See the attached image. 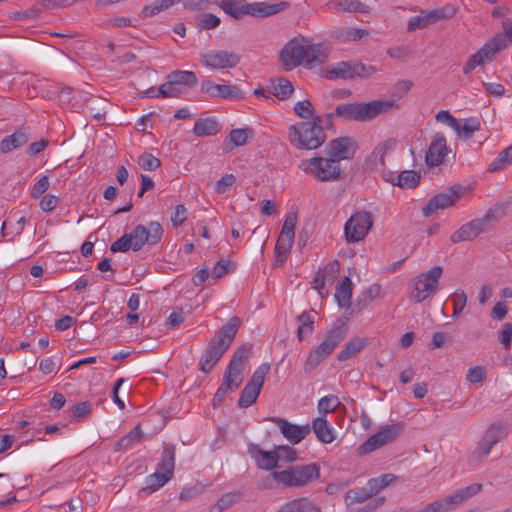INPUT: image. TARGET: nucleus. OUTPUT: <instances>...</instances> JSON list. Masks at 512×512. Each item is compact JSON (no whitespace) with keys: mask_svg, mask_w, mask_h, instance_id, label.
Here are the masks:
<instances>
[{"mask_svg":"<svg viewBox=\"0 0 512 512\" xmlns=\"http://www.w3.org/2000/svg\"><path fill=\"white\" fill-rule=\"evenodd\" d=\"M403 431L404 424L402 422L382 426L375 434L370 436L358 447V453L360 455L371 453L396 440L402 435Z\"/></svg>","mask_w":512,"mask_h":512,"instance_id":"11","label":"nucleus"},{"mask_svg":"<svg viewBox=\"0 0 512 512\" xmlns=\"http://www.w3.org/2000/svg\"><path fill=\"white\" fill-rule=\"evenodd\" d=\"M492 447V444H489L485 440L481 439L477 447L473 451L470 461L472 463H478L483 461L489 455Z\"/></svg>","mask_w":512,"mask_h":512,"instance_id":"55","label":"nucleus"},{"mask_svg":"<svg viewBox=\"0 0 512 512\" xmlns=\"http://www.w3.org/2000/svg\"><path fill=\"white\" fill-rule=\"evenodd\" d=\"M167 79L180 88H192L197 84V76L193 71L176 70L168 74Z\"/></svg>","mask_w":512,"mask_h":512,"instance_id":"33","label":"nucleus"},{"mask_svg":"<svg viewBox=\"0 0 512 512\" xmlns=\"http://www.w3.org/2000/svg\"><path fill=\"white\" fill-rule=\"evenodd\" d=\"M243 371V368L228 365L222 381L225 388H229L232 392L238 389L243 382Z\"/></svg>","mask_w":512,"mask_h":512,"instance_id":"34","label":"nucleus"},{"mask_svg":"<svg viewBox=\"0 0 512 512\" xmlns=\"http://www.w3.org/2000/svg\"><path fill=\"white\" fill-rule=\"evenodd\" d=\"M175 468V446L172 444H164L161 460L156 470H160L167 476L173 477Z\"/></svg>","mask_w":512,"mask_h":512,"instance_id":"28","label":"nucleus"},{"mask_svg":"<svg viewBox=\"0 0 512 512\" xmlns=\"http://www.w3.org/2000/svg\"><path fill=\"white\" fill-rule=\"evenodd\" d=\"M431 19L428 12H422L420 15L414 16L409 19L407 29L409 32L416 31L417 29H423L431 25Z\"/></svg>","mask_w":512,"mask_h":512,"instance_id":"54","label":"nucleus"},{"mask_svg":"<svg viewBox=\"0 0 512 512\" xmlns=\"http://www.w3.org/2000/svg\"><path fill=\"white\" fill-rule=\"evenodd\" d=\"M312 429L317 439L322 443L328 444L333 442L335 439L333 429L329 425L328 421L323 417H317L313 420Z\"/></svg>","mask_w":512,"mask_h":512,"instance_id":"30","label":"nucleus"},{"mask_svg":"<svg viewBox=\"0 0 512 512\" xmlns=\"http://www.w3.org/2000/svg\"><path fill=\"white\" fill-rule=\"evenodd\" d=\"M368 344V339L363 337L351 338L338 353L337 360L340 362L346 361L355 357L360 353Z\"/></svg>","mask_w":512,"mask_h":512,"instance_id":"27","label":"nucleus"},{"mask_svg":"<svg viewBox=\"0 0 512 512\" xmlns=\"http://www.w3.org/2000/svg\"><path fill=\"white\" fill-rule=\"evenodd\" d=\"M512 162V145L501 151L497 158H495L489 165V172H496L501 170L506 165Z\"/></svg>","mask_w":512,"mask_h":512,"instance_id":"47","label":"nucleus"},{"mask_svg":"<svg viewBox=\"0 0 512 512\" xmlns=\"http://www.w3.org/2000/svg\"><path fill=\"white\" fill-rule=\"evenodd\" d=\"M241 323L239 317H231L228 322L220 328L219 333L210 339L200 358L199 365L201 371L208 373L212 370L232 344Z\"/></svg>","mask_w":512,"mask_h":512,"instance_id":"2","label":"nucleus"},{"mask_svg":"<svg viewBox=\"0 0 512 512\" xmlns=\"http://www.w3.org/2000/svg\"><path fill=\"white\" fill-rule=\"evenodd\" d=\"M326 58V50L321 44L303 45L296 38L289 41L280 51V61L286 71L300 65L312 67L323 63Z\"/></svg>","mask_w":512,"mask_h":512,"instance_id":"1","label":"nucleus"},{"mask_svg":"<svg viewBox=\"0 0 512 512\" xmlns=\"http://www.w3.org/2000/svg\"><path fill=\"white\" fill-rule=\"evenodd\" d=\"M204 490H205L204 486L199 483H195L193 485H188L181 490V492L179 494V499L181 501L192 500V499L200 496L201 494H203Z\"/></svg>","mask_w":512,"mask_h":512,"instance_id":"56","label":"nucleus"},{"mask_svg":"<svg viewBox=\"0 0 512 512\" xmlns=\"http://www.w3.org/2000/svg\"><path fill=\"white\" fill-rule=\"evenodd\" d=\"M499 53L494 42L490 39L476 53L469 56L463 67V73L465 75L470 74L476 67L483 65L485 62L493 61Z\"/></svg>","mask_w":512,"mask_h":512,"instance_id":"21","label":"nucleus"},{"mask_svg":"<svg viewBox=\"0 0 512 512\" xmlns=\"http://www.w3.org/2000/svg\"><path fill=\"white\" fill-rule=\"evenodd\" d=\"M170 479V476H167L160 470H156L153 474L146 478V486L142 488L141 492H147L148 494L152 493L163 487Z\"/></svg>","mask_w":512,"mask_h":512,"instance_id":"37","label":"nucleus"},{"mask_svg":"<svg viewBox=\"0 0 512 512\" xmlns=\"http://www.w3.org/2000/svg\"><path fill=\"white\" fill-rule=\"evenodd\" d=\"M398 107L395 100H373L368 103H345L336 106L335 115L346 121L368 122Z\"/></svg>","mask_w":512,"mask_h":512,"instance_id":"3","label":"nucleus"},{"mask_svg":"<svg viewBox=\"0 0 512 512\" xmlns=\"http://www.w3.org/2000/svg\"><path fill=\"white\" fill-rule=\"evenodd\" d=\"M272 87V94L281 100L289 98L294 91L292 83L285 78H278L273 80Z\"/></svg>","mask_w":512,"mask_h":512,"instance_id":"44","label":"nucleus"},{"mask_svg":"<svg viewBox=\"0 0 512 512\" xmlns=\"http://www.w3.org/2000/svg\"><path fill=\"white\" fill-rule=\"evenodd\" d=\"M289 6V2L286 1L267 4L265 2L247 3L246 0H222L220 3L221 9L235 19H241L245 15L260 18L269 17Z\"/></svg>","mask_w":512,"mask_h":512,"instance_id":"5","label":"nucleus"},{"mask_svg":"<svg viewBox=\"0 0 512 512\" xmlns=\"http://www.w3.org/2000/svg\"><path fill=\"white\" fill-rule=\"evenodd\" d=\"M299 327L297 337L301 341L305 336L311 335L314 331V319L310 312L304 311L298 317Z\"/></svg>","mask_w":512,"mask_h":512,"instance_id":"40","label":"nucleus"},{"mask_svg":"<svg viewBox=\"0 0 512 512\" xmlns=\"http://www.w3.org/2000/svg\"><path fill=\"white\" fill-rule=\"evenodd\" d=\"M376 72L372 65L361 62L341 61L329 67L326 71L329 79H354L356 77L367 78Z\"/></svg>","mask_w":512,"mask_h":512,"instance_id":"12","label":"nucleus"},{"mask_svg":"<svg viewBox=\"0 0 512 512\" xmlns=\"http://www.w3.org/2000/svg\"><path fill=\"white\" fill-rule=\"evenodd\" d=\"M143 432L140 426L134 427L127 435L123 436L116 443V450H127L133 444L142 440Z\"/></svg>","mask_w":512,"mask_h":512,"instance_id":"43","label":"nucleus"},{"mask_svg":"<svg viewBox=\"0 0 512 512\" xmlns=\"http://www.w3.org/2000/svg\"><path fill=\"white\" fill-rule=\"evenodd\" d=\"M201 91L211 97L223 99H241L243 92L236 85L215 84L211 80H204L201 83Z\"/></svg>","mask_w":512,"mask_h":512,"instance_id":"23","label":"nucleus"},{"mask_svg":"<svg viewBox=\"0 0 512 512\" xmlns=\"http://www.w3.org/2000/svg\"><path fill=\"white\" fill-rule=\"evenodd\" d=\"M373 225L372 215L367 211L353 214L345 223L344 233L348 243L359 242L367 235Z\"/></svg>","mask_w":512,"mask_h":512,"instance_id":"14","label":"nucleus"},{"mask_svg":"<svg viewBox=\"0 0 512 512\" xmlns=\"http://www.w3.org/2000/svg\"><path fill=\"white\" fill-rule=\"evenodd\" d=\"M133 241L131 235H128V233L124 234L122 237H120L118 240L113 242L110 246V251L113 253L116 252H127L130 249L133 250Z\"/></svg>","mask_w":512,"mask_h":512,"instance_id":"57","label":"nucleus"},{"mask_svg":"<svg viewBox=\"0 0 512 512\" xmlns=\"http://www.w3.org/2000/svg\"><path fill=\"white\" fill-rule=\"evenodd\" d=\"M289 137L291 144L297 148L308 150L317 149L326 140L322 118L313 117V120L303 121L299 125L290 126Z\"/></svg>","mask_w":512,"mask_h":512,"instance_id":"6","label":"nucleus"},{"mask_svg":"<svg viewBox=\"0 0 512 512\" xmlns=\"http://www.w3.org/2000/svg\"><path fill=\"white\" fill-rule=\"evenodd\" d=\"M368 35V31L365 29H358V28H341L336 31H334L335 38L342 40V41H349V40H360L363 37Z\"/></svg>","mask_w":512,"mask_h":512,"instance_id":"46","label":"nucleus"},{"mask_svg":"<svg viewBox=\"0 0 512 512\" xmlns=\"http://www.w3.org/2000/svg\"><path fill=\"white\" fill-rule=\"evenodd\" d=\"M30 139V133L28 128H20L13 134L4 137L0 141V152L9 153L15 149H18L28 143Z\"/></svg>","mask_w":512,"mask_h":512,"instance_id":"26","label":"nucleus"},{"mask_svg":"<svg viewBox=\"0 0 512 512\" xmlns=\"http://www.w3.org/2000/svg\"><path fill=\"white\" fill-rule=\"evenodd\" d=\"M506 428L499 423L492 424L483 435L482 439L492 444H497L502 437L505 436Z\"/></svg>","mask_w":512,"mask_h":512,"instance_id":"48","label":"nucleus"},{"mask_svg":"<svg viewBox=\"0 0 512 512\" xmlns=\"http://www.w3.org/2000/svg\"><path fill=\"white\" fill-rule=\"evenodd\" d=\"M179 2H182L184 8L190 11L206 10L210 6L209 0H155L152 4L146 5L141 14L143 17H152Z\"/></svg>","mask_w":512,"mask_h":512,"instance_id":"17","label":"nucleus"},{"mask_svg":"<svg viewBox=\"0 0 512 512\" xmlns=\"http://www.w3.org/2000/svg\"><path fill=\"white\" fill-rule=\"evenodd\" d=\"M396 479L397 476L394 474H383L379 477L369 479L367 482V487L371 493H373V495H376L382 489L393 483Z\"/></svg>","mask_w":512,"mask_h":512,"instance_id":"45","label":"nucleus"},{"mask_svg":"<svg viewBox=\"0 0 512 512\" xmlns=\"http://www.w3.org/2000/svg\"><path fill=\"white\" fill-rule=\"evenodd\" d=\"M339 405L340 402L337 396L328 395L319 400L318 411L321 415L325 416L328 413L334 412Z\"/></svg>","mask_w":512,"mask_h":512,"instance_id":"51","label":"nucleus"},{"mask_svg":"<svg viewBox=\"0 0 512 512\" xmlns=\"http://www.w3.org/2000/svg\"><path fill=\"white\" fill-rule=\"evenodd\" d=\"M294 112L297 116L303 119L313 120V117H320L315 115L313 106L309 100L299 101L294 105Z\"/></svg>","mask_w":512,"mask_h":512,"instance_id":"53","label":"nucleus"},{"mask_svg":"<svg viewBox=\"0 0 512 512\" xmlns=\"http://www.w3.org/2000/svg\"><path fill=\"white\" fill-rule=\"evenodd\" d=\"M294 239H290L287 237H281L279 236L276 242L275 246V253H276V261L279 263H283L288 253L290 252V249L292 247Z\"/></svg>","mask_w":512,"mask_h":512,"instance_id":"49","label":"nucleus"},{"mask_svg":"<svg viewBox=\"0 0 512 512\" xmlns=\"http://www.w3.org/2000/svg\"><path fill=\"white\" fill-rule=\"evenodd\" d=\"M325 154L329 158H333L339 164L341 160L352 158L354 152L352 150V142L348 137H340L331 140L325 147Z\"/></svg>","mask_w":512,"mask_h":512,"instance_id":"24","label":"nucleus"},{"mask_svg":"<svg viewBox=\"0 0 512 512\" xmlns=\"http://www.w3.org/2000/svg\"><path fill=\"white\" fill-rule=\"evenodd\" d=\"M163 228L157 221H151L148 226L142 224L137 225L131 233L133 241V251H139L145 244L155 245L159 243L163 236Z\"/></svg>","mask_w":512,"mask_h":512,"instance_id":"16","label":"nucleus"},{"mask_svg":"<svg viewBox=\"0 0 512 512\" xmlns=\"http://www.w3.org/2000/svg\"><path fill=\"white\" fill-rule=\"evenodd\" d=\"M420 179V174L415 170H405L397 176L396 181L392 180L391 183L402 189H413L419 185Z\"/></svg>","mask_w":512,"mask_h":512,"instance_id":"35","label":"nucleus"},{"mask_svg":"<svg viewBox=\"0 0 512 512\" xmlns=\"http://www.w3.org/2000/svg\"><path fill=\"white\" fill-rule=\"evenodd\" d=\"M276 454L278 455V462L284 460L286 462H294L298 459V453L296 449L288 445L275 446Z\"/></svg>","mask_w":512,"mask_h":512,"instance_id":"59","label":"nucleus"},{"mask_svg":"<svg viewBox=\"0 0 512 512\" xmlns=\"http://www.w3.org/2000/svg\"><path fill=\"white\" fill-rule=\"evenodd\" d=\"M240 62V56L225 50H211L201 55V63L211 69L234 68Z\"/></svg>","mask_w":512,"mask_h":512,"instance_id":"19","label":"nucleus"},{"mask_svg":"<svg viewBox=\"0 0 512 512\" xmlns=\"http://www.w3.org/2000/svg\"><path fill=\"white\" fill-rule=\"evenodd\" d=\"M502 29L501 32L491 38L499 52H502L512 44V19H504L502 21Z\"/></svg>","mask_w":512,"mask_h":512,"instance_id":"31","label":"nucleus"},{"mask_svg":"<svg viewBox=\"0 0 512 512\" xmlns=\"http://www.w3.org/2000/svg\"><path fill=\"white\" fill-rule=\"evenodd\" d=\"M329 7L333 10H343L346 12H368V7L358 0H334L330 2Z\"/></svg>","mask_w":512,"mask_h":512,"instance_id":"36","label":"nucleus"},{"mask_svg":"<svg viewBox=\"0 0 512 512\" xmlns=\"http://www.w3.org/2000/svg\"><path fill=\"white\" fill-rule=\"evenodd\" d=\"M373 493L368 489L367 484L362 489H351L345 494V504L350 507L356 503H363L371 498Z\"/></svg>","mask_w":512,"mask_h":512,"instance_id":"42","label":"nucleus"},{"mask_svg":"<svg viewBox=\"0 0 512 512\" xmlns=\"http://www.w3.org/2000/svg\"><path fill=\"white\" fill-rule=\"evenodd\" d=\"M443 273L441 266H434L426 273H422L411 280L413 290L410 299L414 303H421L437 292L439 279Z\"/></svg>","mask_w":512,"mask_h":512,"instance_id":"10","label":"nucleus"},{"mask_svg":"<svg viewBox=\"0 0 512 512\" xmlns=\"http://www.w3.org/2000/svg\"><path fill=\"white\" fill-rule=\"evenodd\" d=\"M482 484L473 483L457 489L453 494L430 503L433 512H449L465 500L477 495L482 490Z\"/></svg>","mask_w":512,"mask_h":512,"instance_id":"15","label":"nucleus"},{"mask_svg":"<svg viewBox=\"0 0 512 512\" xmlns=\"http://www.w3.org/2000/svg\"><path fill=\"white\" fill-rule=\"evenodd\" d=\"M448 151L446 137L441 132L436 133L425 155L426 165L430 168L439 166Z\"/></svg>","mask_w":512,"mask_h":512,"instance_id":"22","label":"nucleus"},{"mask_svg":"<svg viewBox=\"0 0 512 512\" xmlns=\"http://www.w3.org/2000/svg\"><path fill=\"white\" fill-rule=\"evenodd\" d=\"M219 131L220 125L213 118H199L193 127V133L198 137L213 136Z\"/></svg>","mask_w":512,"mask_h":512,"instance_id":"32","label":"nucleus"},{"mask_svg":"<svg viewBox=\"0 0 512 512\" xmlns=\"http://www.w3.org/2000/svg\"><path fill=\"white\" fill-rule=\"evenodd\" d=\"M271 421L277 425L280 429L282 435L292 444H298L303 439L306 438L308 434L311 432V426L309 424L306 425H296L290 423L288 420L279 417L271 418Z\"/></svg>","mask_w":512,"mask_h":512,"instance_id":"20","label":"nucleus"},{"mask_svg":"<svg viewBox=\"0 0 512 512\" xmlns=\"http://www.w3.org/2000/svg\"><path fill=\"white\" fill-rule=\"evenodd\" d=\"M462 187L459 185L452 186L444 192L432 197L428 203L422 208L424 217H430L438 210H443L453 206L460 198Z\"/></svg>","mask_w":512,"mask_h":512,"instance_id":"18","label":"nucleus"},{"mask_svg":"<svg viewBox=\"0 0 512 512\" xmlns=\"http://www.w3.org/2000/svg\"><path fill=\"white\" fill-rule=\"evenodd\" d=\"M273 476L283 488L303 487L320 477V466L317 463L295 465L282 471H273Z\"/></svg>","mask_w":512,"mask_h":512,"instance_id":"7","label":"nucleus"},{"mask_svg":"<svg viewBox=\"0 0 512 512\" xmlns=\"http://www.w3.org/2000/svg\"><path fill=\"white\" fill-rule=\"evenodd\" d=\"M507 208V203L494 205L487 210L482 218L474 219L462 225L451 235L450 240L453 243H459L475 239L481 233L489 231L496 222L502 219L506 214Z\"/></svg>","mask_w":512,"mask_h":512,"instance_id":"4","label":"nucleus"},{"mask_svg":"<svg viewBox=\"0 0 512 512\" xmlns=\"http://www.w3.org/2000/svg\"><path fill=\"white\" fill-rule=\"evenodd\" d=\"M480 128V121L475 117H471L466 119L463 124H461L460 121L458 120V127L457 129L453 130L458 134L459 137L470 139L473 133L479 131Z\"/></svg>","mask_w":512,"mask_h":512,"instance_id":"41","label":"nucleus"},{"mask_svg":"<svg viewBox=\"0 0 512 512\" xmlns=\"http://www.w3.org/2000/svg\"><path fill=\"white\" fill-rule=\"evenodd\" d=\"M428 13L433 24L438 20L452 18L455 15L456 10L454 7L448 5L439 9L431 10Z\"/></svg>","mask_w":512,"mask_h":512,"instance_id":"62","label":"nucleus"},{"mask_svg":"<svg viewBox=\"0 0 512 512\" xmlns=\"http://www.w3.org/2000/svg\"><path fill=\"white\" fill-rule=\"evenodd\" d=\"M41 13L42 9H40L38 2H36V4H34L25 11L13 12L10 17L15 20L37 19L40 17Z\"/></svg>","mask_w":512,"mask_h":512,"instance_id":"58","label":"nucleus"},{"mask_svg":"<svg viewBox=\"0 0 512 512\" xmlns=\"http://www.w3.org/2000/svg\"><path fill=\"white\" fill-rule=\"evenodd\" d=\"M252 346L249 344H243L238 347L232 355V358L228 365L239 367L244 369V359L248 358L251 353Z\"/></svg>","mask_w":512,"mask_h":512,"instance_id":"50","label":"nucleus"},{"mask_svg":"<svg viewBox=\"0 0 512 512\" xmlns=\"http://www.w3.org/2000/svg\"><path fill=\"white\" fill-rule=\"evenodd\" d=\"M300 168L319 182H335L342 178L343 169L333 158L313 157L303 160Z\"/></svg>","mask_w":512,"mask_h":512,"instance_id":"8","label":"nucleus"},{"mask_svg":"<svg viewBox=\"0 0 512 512\" xmlns=\"http://www.w3.org/2000/svg\"><path fill=\"white\" fill-rule=\"evenodd\" d=\"M296 512H321V508L307 498L293 499Z\"/></svg>","mask_w":512,"mask_h":512,"instance_id":"64","label":"nucleus"},{"mask_svg":"<svg viewBox=\"0 0 512 512\" xmlns=\"http://www.w3.org/2000/svg\"><path fill=\"white\" fill-rule=\"evenodd\" d=\"M346 336L347 328L343 322L330 329L327 332L326 338L310 351L305 362V371H313L322 360L333 352V350L345 339Z\"/></svg>","mask_w":512,"mask_h":512,"instance_id":"9","label":"nucleus"},{"mask_svg":"<svg viewBox=\"0 0 512 512\" xmlns=\"http://www.w3.org/2000/svg\"><path fill=\"white\" fill-rule=\"evenodd\" d=\"M270 364L262 363L252 374L250 380L245 385L240 393L238 406L241 408H248L254 404L263 387L265 378L270 371Z\"/></svg>","mask_w":512,"mask_h":512,"instance_id":"13","label":"nucleus"},{"mask_svg":"<svg viewBox=\"0 0 512 512\" xmlns=\"http://www.w3.org/2000/svg\"><path fill=\"white\" fill-rule=\"evenodd\" d=\"M248 452L255 460L259 469L273 470L278 465V455L276 454V450L265 451L256 444H250L248 447Z\"/></svg>","mask_w":512,"mask_h":512,"instance_id":"25","label":"nucleus"},{"mask_svg":"<svg viewBox=\"0 0 512 512\" xmlns=\"http://www.w3.org/2000/svg\"><path fill=\"white\" fill-rule=\"evenodd\" d=\"M183 93V89L178 87L175 83H171V79L162 84L157 89V95H161L163 98H177Z\"/></svg>","mask_w":512,"mask_h":512,"instance_id":"52","label":"nucleus"},{"mask_svg":"<svg viewBox=\"0 0 512 512\" xmlns=\"http://www.w3.org/2000/svg\"><path fill=\"white\" fill-rule=\"evenodd\" d=\"M243 497V493L240 491L228 492L223 494L217 501L220 503L221 508L224 510L239 503Z\"/></svg>","mask_w":512,"mask_h":512,"instance_id":"61","label":"nucleus"},{"mask_svg":"<svg viewBox=\"0 0 512 512\" xmlns=\"http://www.w3.org/2000/svg\"><path fill=\"white\" fill-rule=\"evenodd\" d=\"M138 164L146 171H153L160 167L161 161L151 153H143L138 158Z\"/></svg>","mask_w":512,"mask_h":512,"instance_id":"60","label":"nucleus"},{"mask_svg":"<svg viewBox=\"0 0 512 512\" xmlns=\"http://www.w3.org/2000/svg\"><path fill=\"white\" fill-rule=\"evenodd\" d=\"M396 146V141L394 139H387L386 141L380 143L375 147L373 152L371 153V160L375 165L381 164L385 165V156L389 151H392Z\"/></svg>","mask_w":512,"mask_h":512,"instance_id":"39","label":"nucleus"},{"mask_svg":"<svg viewBox=\"0 0 512 512\" xmlns=\"http://www.w3.org/2000/svg\"><path fill=\"white\" fill-rule=\"evenodd\" d=\"M352 285L351 279L345 276L336 286L335 298L342 308L348 309L351 306Z\"/></svg>","mask_w":512,"mask_h":512,"instance_id":"29","label":"nucleus"},{"mask_svg":"<svg viewBox=\"0 0 512 512\" xmlns=\"http://www.w3.org/2000/svg\"><path fill=\"white\" fill-rule=\"evenodd\" d=\"M396 146V141L394 139H387L386 141L380 143L375 147L373 152L371 153V160L375 165L381 164L385 165V156L389 151H392Z\"/></svg>","mask_w":512,"mask_h":512,"instance_id":"38","label":"nucleus"},{"mask_svg":"<svg viewBox=\"0 0 512 512\" xmlns=\"http://www.w3.org/2000/svg\"><path fill=\"white\" fill-rule=\"evenodd\" d=\"M248 134L252 135L253 131L248 128L233 129L229 134V138L234 146H242L247 143Z\"/></svg>","mask_w":512,"mask_h":512,"instance_id":"63","label":"nucleus"}]
</instances>
